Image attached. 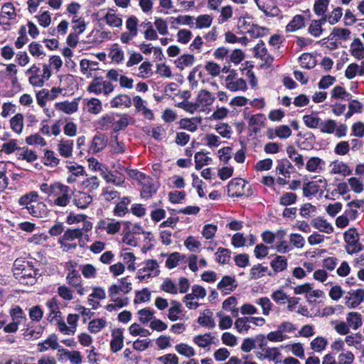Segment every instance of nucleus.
I'll return each mask as SVG.
<instances>
[{
    "label": "nucleus",
    "instance_id": "45",
    "mask_svg": "<svg viewBox=\"0 0 364 364\" xmlns=\"http://www.w3.org/2000/svg\"><path fill=\"white\" fill-rule=\"evenodd\" d=\"M38 198V194L37 192L32 191L21 197L18 200V203L27 208L30 205H33V202L37 201Z\"/></svg>",
    "mask_w": 364,
    "mask_h": 364
},
{
    "label": "nucleus",
    "instance_id": "5",
    "mask_svg": "<svg viewBox=\"0 0 364 364\" xmlns=\"http://www.w3.org/2000/svg\"><path fill=\"white\" fill-rule=\"evenodd\" d=\"M37 274L38 272L30 266L24 267L21 272L18 269L14 272V277L21 284L27 285L35 284Z\"/></svg>",
    "mask_w": 364,
    "mask_h": 364
},
{
    "label": "nucleus",
    "instance_id": "11",
    "mask_svg": "<svg viewBox=\"0 0 364 364\" xmlns=\"http://www.w3.org/2000/svg\"><path fill=\"white\" fill-rule=\"evenodd\" d=\"M237 287V284L234 277L224 276L218 283L217 287L224 294H229L232 292Z\"/></svg>",
    "mask_w": 364,
    "mask_h": 364
},
{
    "label": "nucleus",
    "instance_id": "53",
    "mask_svg": "<svg viewBox=\"0 0 364 364\" xmlns=\"http://www.w3.org/2000/svg\"><path fill=\"white\" fill-rule=\"evenodd\" d=\"M44 164L46 166H50L55 167L59 164L60 160L55 156V154L53 151L46 150L44 154Z\"/></svg>",
    "mask_w": 364,
    "mask_h": 364
},
{
    "label": "nucleus",
    "instance_id": "48",
    "mask_svg": "<svg viewBox=\"0 0 364 364\" xmlns=\"http://www.w3.org/2000/svg\"><path fill=\"white\" fill-rule=\"evenodd\" d=\"M213 18L208 14L200 15L196 19L195 27L197 28H208L211 26Z\"/></svg>",
    "mask_w": 364,
    "mask_h": 364
},
{
    "label": "nucleus",
    "instance_id": "13",
    "mask_svg": "<svg viewBox=\"0 0 364 364\" xmlns=\"http://www.w3.org/2000/svg\"><path fill=\"white\" fill-rule=\"evenodd\" d=\"M107 141L108 139L105 134H96L92 140L89 151L92 154L102 151L107 146Z\"/></svg>",
    "mask_w": 364,
    "mask_h": 364
},
{
    "label": "nucleus",
    "instance_id": "57",
    "mask_svg": "<svg viewBox=\"0 0 364 364\" xmlns=\"http://www.w3.org/2000/svg\"><path fill=\"white\" fill-rule=\"evenodd\" d=\"M327 344L328 341L325 338L318 336L311 342V348L316 352H321L326 348Z\"/></svg>",
    "mask_w": 364,
    "mask_h": 364
},
{
    "label": "nucleus",
    "instance_id": "8",
    "mask_svg": "<svg viewBox=\"0 0 364 364\" xmlns=\"http://www.w3.org/2000/svg\"><path fill=\"white\" fill-rule=\"evenodd\" d=\"M345 304L348 308L357 307L364 301V289L350 290L345 296Z\"/></svg>",
    "mask_w": 364,
    "mask_h": 364
},
{
    "label": "nucleus",
    "instance_id": "28",
    "mask_svg": "<svg viewBox=\"0 0 364 364\" xmlns=\"http://www.w3.org/2000/svg\"><path fill=\"white\" fill-rule=\"evenodd\" d=\"M112 124H114V117L111 114H105L95 122V127L96 129L106 131Z\"/></svg>",
    "mask_w": 364,
    "mask_h": 364
},
{
    "label": "nucleus",
    "instance_id": "9",
    "mask_svg": "<svg viewBox=\"0 0 364 364\" xmlns=\"http://www.w3.org/2000/svg\"><path fill=\"white\" fill-rule=\"evenodd\" d=\"M92 201V196L83 191H76L73 193V204L80 209H85Z\"/></svg>",
    "mask_w": 364,
    "mask_h": 364
},
{
    "label": "nucleus",
    "instance_id": "18",
    "mask_svg": "<svg viewBox=\"0 0 364 364\" xmlns=\"http://www.w3.org/2000/svg\"><path fill=\"white\" fill-rule=\"evenodd\" d=\"M31 215L36 218H45L48 215V208L43 202H38L36 204L30 205L26 208Z\"/></svg>",
    "mask_w": 364,
    "mask_h": 364
},
{
    "label": "nucleus",
    "instance_id": "15",
    "mask_svg": "<svg viewBox=\"0 0 364 364\" xmlns=\"http://www.w3.org/2000/svg\"><path fill=\"white\" fill-rule=\"evenodd\" d=\"M46 305L49 311L48 320L50 322H54L55 320L62 316L57 299L52 298L46 301Z\"/></svg>",
    "mask_w": 364,
    "mask_h": 364
},
{
    "label": "nucleus",
    "instance_id": "35",
    "mask_svg": "<svg viewBox=\"0 0 364 364\" xmlns=\"http://www.w3.org/2000/svg\"><path fill=\"white\" fill-rule=\"evenodd\" d=\"M82 237V230L80 228L68 229L65 231L62 237H60L61 241H73L76 239H80Z\"/></svg>",
    "mask_w": 364,
    "mask_h": 364
},
{
    "label": "nucleus",
    "instance_id": "64",
    "mask_svg": "<svg viewBox=\"0 0 364 364\" xmlns=\"http://www.w3.org/2000/svg\"><path fill=\"white\" fill-rule=\"evenodd\" d=\"M82 184L85 188H87L90 191H92L99 188L100 180L97 176H91L84 180Z\"/></svg>",
    "mask_w": 364,
    "mask_h": 364
},
{
    "label": "nucleus",
    "instance_id": "51",
    "mask_svg": "<svg viewBox=\"0 0 364 364\" xmlns=\"http://www.w3.org/2000/svg\"><path fill=\"white\" fill-rule=\"evenodd\" d=\"M255 303L259 305L264 316H269L272 309V303L268 297H261L256 300Z\"/></svg>",
    "mask_w": 364,
    "mask_h": 364
},
{
    "label": "nucleus",
    "instance_id": "30",
    "mask_svg": "<svg viewBox=\"0 0 364 364\" xmlns=\"http://www.w3.org/2000/svg\"><path fill=\"white\" fill-rule=\"evenodd\" d=\"M213 312L207 309L204 311L198 318V323L209 328H213L215 326V322L212 318Z\"/></svg>",
    "mask_w": 364,
    "mask_h": 364
},
{
    "label": "nucleus",
    "instance_id": "6",
    "mask_svg": "<svg viewBox=\"0 0 364 364\" xmlns=\"http://www.w3.org/2000/svg\"><path fill=\"white\" fill-rule=\"evenodd\" d=\"M17 14L16 9L12 3L4 4L0 12V24L4 26H10L11 21H15Z\"/></svg>",
    "mask_w": 364,
    "mask_h": 364
},
{
    "label": "nucleus",
    "instance_id": "23",
    "mask_svg": "<svg viewBox=\"0 0 364 364\" xmlns=\"http://www.w3.org/2000/svg\"><path fill=\"white\" fill-rule=\"evenodd\" d=\"M330 166L331 174H341L346 176L351 173V170L348 166L343 161H335L331 164Z\"/></svg>",
    "mask_w": 364,
    "mask_h": 364
},
{
    "label": "nucleus",
    "instance_id": "62",
    "mask_svg": "<svg viewBox=\"0 0 364 364\" xmlns=\"http://www.w3.org/2000/svg\"><path fill=\"white\" fill-rule=\"evenodd\" d=\"M176 350L181 355L187 358L192 357L195 355L194 349L186 343H180L175 346Z\"/></svg>",
    "mask_w": 364,
    "mask_h": 364
},
{
    "label": "nucleus",
    "instance_id": "24",
    "mask_svg": "<svg viewBox=\"0 0 364 364\" xmlns=\"http://www.w3.org/2000/svg\"><path fill=\"white\" fill-rule=\"evenodd\" d=\"M16 155L18 159L26 160L29 163H32L38 159V156L34 151L30 150L26 147L19 148Z\"/></svg>",
    "mask_w": 364,
    "mask_h": 364
},
{
    "label": "nucleus",
    "instance_id": "46",
    "mask_svg": "<svg viewBox=\"0 0 364 364\" xmlns=\"http://www.w3.org/2000/svg\"><path fill=\"white\" fill-rule=\"evenodd\" d=\"M87 108L89 113L97 114L102 109V102L97 98H92L87 102Z\"/></svg>",
    "mask_w": 364,
    "mask_h": 364
},
{
    "label": "nucleus",
    "instance_id": "33",
    "mask_svg": "<svg viewBox=\"0 0 364 364\" xmlns=\"http://www.w3.org/2000/svg\"><path fill=\"white\" fill-rule=\"evenodd\" d=\"M302 119L305 125L311 129L318 128L321 123V119L318 116L317 113L314 112H312L311 114L304 115Z\"/></svg>",
    "mask_w": 364,
    "mask_h": 364
},
{
    "label": "nucleus",
    "instance_id": "1",
    "mask_svg": "<svg viewBox=\"0 0 364 364\" xmlns=\"http://www.w3.org/2000/svg\"><path fill=\"white\" fill-rule=\"evenodd\" d=\"M52 191L51 196L55 198L53 201V205L65 207L69 204L71 199L69 186L59 182H55L54 188Z\"/></svg>",
    "mask_w": 364,
    "mask_h": 364
},
{
    "label": "nucleus",
    "instance_id": "14",
    "mask_svg": "<svg viewBox=\"0 0 364 364\" xmlns=\"http://www.w3.org/2000/svg\"><path fill=\"white\" fill-rule=\"evenodd\" d=\"M112 337L110 349L113 353L118 352L124 346L123 331L120 328L112 331Z\"/></svg>",
    "mask_w": 364,
    "mask_h": 364
},
{
    "label": "nucleus",
    "instance_id": "60",
    "mask_svg": "<svg viewBox=\"0 0 364 364\" xmlns=\"http://www.w3.org/2000/svg\"><path fill=\"white\" fill-rule=\"evenodd\" d=\"M321 188L317 182L311 181L305 184L303 187V191L305 196L316 195Z\"/></svg>",
    "mask_w": 364,
    "mask_h": 364
},
{
    "label": "nucleus",
    "instance_id": "55",
    "mask_svg": "<svg viewBox=\"0 0 364 364\" xmlns=\"http://www.w3.org/2000/svg\"><path fill=\"white\" fill-rule=\"evenodd\" d=\"M235 326L240 333H247L251 328L246 316L237 318L235 322Z\"/></svg>",
    "mask_w": 364,
    "mask_h": 364
},
{
    "label": "nucleus",
    "instance_id": "2",
    "mask_svg": "<svg viewBox=\"0 0 364 364\" xmlns=\"http://www.w3.org/2000/svg\"><path fill=\"white\" fill-rule=\"evenodd\" d=\"M359 239V235L355 228H350L344 233L346 250L348 254L357 253L363 250Z\"/></svg>",
    "mask_w": 364,
    "mask_h": 364
},
{
    "label": "nucleus",
    "instance_id": "38",
    "mask_svg": "<svg viewBox=\"0 0 364 364\" xmlns=\"http://www.w3.org/2000/svg\"><path fill=\"white\" fill-rule=\"evenodd\" d=\"M304 26V18L301 15H296L286 26L287 32H293Z\"/></svg>",
    "mask_w": 364,
    "mask_h": 364
},
{
    "label": "nucleus",
    "instance_id": "50",
    "mask_svg": "<svg viewBox=\"0 0 364 364\" xmlns=\"http://www.w3.org/2000/svg\"><path fill=\"white\" fill-rule=\"evenodd\" d=\"M318 128H320L322 133L331 134L336 131V123L334 120L330 119L324 121L321 119V123Z\"/></svg>",
    "mask_w": 364,
    "mask_h": 364
},
{
    "label": "nucleus",
    "instance_id": "44",
    "mask_svg": "<svg viewBox=\"0 0 364 364\" xmlns=\"http://www.w3.org/2000/svg\"><path fill=\"white\" fill-rule=\"evenodd\" d=\"M11 129L17 134L21 133L23 127V117L21 114H16L10 120Z\"/></svg>",
    "mask_w": 364,
    "mask_h": 364
},
{
    "label": "nucleus",
    "instance_id": "36",
    "mask_svg": "<svg viewBox=\"0 0 364 364\" xmlns=\"http://www.w3.org/2000/svg\"><path fill=\"white\" fill-rule=\"evenodd\" d=\"M237 299L235 296H230L226 299L222 304L224 310L230 311L235 317L238 316V309L236 307Z\"/></svg>",
    "mask_w": 364,
    "mask_h": 364
},
{
    "label": "nucleus",
    "instance_id": "58",
    "mask_svg": "<svg viewBox=\"0 0 364 364\" xmlns=\"http://www.w3.org/2000/svg\"><path fill=\"white\" fill-rule=\"evenodd\" d=\"M274 134L280 139H287L292 134V131L288 125H279L276 127V132Z\"/></svg>",
    "mask_w": 364,
    "mask_h": 364
},
{
    "label": "nucleus",
    "instance_id": "43",
    "mask_svg": "<svg viewBox=\"0 0 364 364\" xmlns=\"http://www.w3.org/2000/svg\"><path fill=\"white\" fill-rule=\"evenodd\" d=\"M7 166L6 162L0 161V191H4L9 185V178L6 176Z\"/></svg>",
    "mask_w": 364,
    "mask_h": 364
},
{
    "label": "nucleus",
    "instance_id": "4",
    "mask_svg": "<svg viewBox=\"0 0 364 364\" xmlns=\"http://www.w3.org/2000/svg\"><path fill=\"white\" fill-rule=\"evenodd\" d=\"M122 227V223L114 219H104L100 220L96 227L97 232H102L105 231L108 235H115L118 233Z\"/></svg>",
    "mask_w": 364,
    "mask_h": 364
},
{
    "label": "nucleus",
    "instance_id": "47",
    "mask_svg": "<svg viewBox=\"0 0 364 364\" xmlns=\"http://www.w3.org/2000/svg\"><path fill=\"white\" fill-rule=\"evenodd\" d=\"M72 23L73 30L78 34H81L85 31L86 23L83 18L78 15L73 16Z\"/></svg>",
    "mask_w": 364,
    "mask_h": 364
},
{
    "label": "nucleus",
    "instance_id": "31",
    "mask_svg": "<svg viewBox=\"0 0 364 364\" xmlns=\"http://www.w3.org/2000/svg\"><path fill=\"white\" fill-rule=\"evenodd\" d=\"M350 52L357 59L364 58V45L359 38H355L351 43Z\"/></svg>",
    "mask_w": 364,
    "mask_h": 364
},
{
    "label": "nucleus",
    "instance_id": "37",
    "mask_svg": "<svg viewBox=\"0 0 364 364\" xmlns=\"http://www.w3.org/2000/svg\"><path fill=\"white\" fill-rule=\"evenodd\" d=\"M142 272L150 274L151 277L158 276L160 271L157 261L154 259L146 261L145 266L142 268Z\"/></svg>",
    "mask_w": 364,
    "mask_h": 364
},
{
    "label": "nucleus",
    "instance_id": "61",
    "mask_svg": "<svg viewBox=\"0 0 364 364\" xmlns=\"http://www.w3.org/2000/svg\"><path fill=\"white\" fill-rule=\"evenodd\" d=\"M66 282L67 283L72 286H77L79 284V282H82V279L78 272L73 268L71 270H69L68 274L66 276Z\"/></svg>",
    "mask_w": 364,
    "mask_h": 364
},
{
    "label": "nucleus",
    "instance_id": "41",
    "mask_svg": "<svg viewBox=\"0 0 364 364\" xmlns=\"http://www.w3.org/2000/svg\"><path fill=\"white\" fill-rule=\"evenodd\" d=\"M44 328L40 325L36 326H28L23 333V336L28 338L37 339L41 337Z\"/></svg>",
    "mask_w": 364,
    "mask_h": 364
},
{
    "label": "nucleus",
    "instance_id": "20",
    "mask_svg": "<svg viewBox=\"0 0 364 364\" xmlns=\"http://www.w3.org/2000/svg\"><path fill=\"white\" fill-rule=\"evenodd\" d=\"M311 225L321 232L330 234L333 232V226L327 220L321 217H317L311 222Z\"/></svg>",
    "mask_w": 364,
    "mask_h": 364
},
{
    "label": "nucleus",
    "instance_id": "7",
    "mask_svg": "<svg viewBox=\"0 0 364 364\" xmlns=\"http://www.w3.org/2000/svg\"><path fill=\"white\" fill-rule=\"evenodd\" d=\"M244 118L247 121L249 127L255 134L258 133L261 130V129L264 126L266 121L265 116L260 113L256 114H245Z\"/></svg>",
    "mask_w": 364,
    "mask_h": 364
},
{
    "label": "nucleus",
    "instance_id": "21",
    "mask_svg": "<svg viewBox=\"0 0 364 364\" xmlns=\"http://www.w3.org/2000/svg\"><path fill=\"white\" fill-rule=\"evenodd\" d=\"M58 347H60V346L58 342L57 336L55 334L50 335L43 342L38 344V350L41 353L46 351L48 348L56 350Z\"/></svg>",
    "mask_w": 364,
    "mask_h": 364
},
{
    "label": "nucleus",
    "instance_id": "12",
    "mask_svg": "<svg viewBox=\"0 0 364 364\" xmlns=\"http://www.w3.org/2000/svg\"><path fill=\"white\" fill-rule=\"evenodd\" d=\"M253 53L255 57L260 58L265 64L271 65L273 62V58L268 54L267 49L262 41L255 46Z\"/></svg>",
    "mask_w": 364,
    "mask_h": 364
},
{
    "label": "nucleus",
    "instance_id": "63",
    "mask_svg": "<svg viewBox=\"0 0 364 364\" xmlns=\"http://www.w3.org/2000/svg\"><path fill=\"white\" fill-rule=\"evenodd\" d=\"M80 269L82 274L86 279H93L97 275V269L92 264H87L81 265Z\"/></svg>",
    "mask_w": 364,
    "mask_h": 364
},
{
    "label": "nucleus",
    "instance_id": "52",
    "mask_svg": "<svg viewBox=\"0 0 364 364\" xmlns=\"http://www.w3.org/2000/svg\"><path fill=\"white\" fill-rule=\"evenodd\" d=\"M107 322L103 318H97L92 320L88 325V330L92 333H97L106 326Z\"/></svg>",
    "mask_w": 364,
    "mask_h": 364
},
{
    "label": "nucleus",
    "instance_id": "17",
    "mask_svg": "<svg viewBox=\"0 0 364 364\" xmlns=\"http://www.w3.org/2000/svg\"><path fill=\"white\" fill-rule=\"evenodd\" d=\"M101 176L107 183H111L116 186H122L125 182V178L123 175L117 176L107 169H101Z\"/></svg>",
    "mask_w": 364,
    "mask_h": 364
},
{
    "label": "nucleus",
    "instance_id": "54",
    "mask_svg": "<svg viewBox=\"0 0 364 364\" xmlns=\"http://www.w3.org/2000/svg\"><path fill=\"white\" fill-rule=\"evenodd\" d=\"M111 151L114 154H122L125 151V145L118 140L117 136H112L109 143Z\"/></svg>",
    "mask_w": 364,
    "mask_h": 364
},
{
    "label": "nucleus",
    "instance_id": "25",
    "mask_svg": "<svg viewBox=\"0 0 364 364\" xmlns=\"http://www.w3.org/2000/svg\"><path fill=\"white\" fill-rule=\"evenodd\" d=\"M287 153L289 159L295 164V166L298 168H301L304 166V161L303 156L300 154L292 145L287 147Z\"/></svg>",
    "mask_w": 364,
    "mask_h": 364
},
{
    "label": "nucleus",
    "instance_id": "32",
    "mask_svg": "<svg viewBox=\"0 0 364 364\" xmlns=\"http://www.w3.org/2000/svg\"><path fill=\"white\" fill-rule=\"evenodd\" d=\"M346 322L350 328L358 329L363 323L361 314L356 311L348 313L346 316Z\"/></svg>",
    "mask_w": 364,
    "mask_h": 364
},
{
    "label": "nucleus",
    "instance_id": "49",
    "mask_svg": "<svg viewBox=\"0 0 364 364\" xmlns=\"http://www.w3.org/2000/svg\"><path fill=\"white\" fill-rule=\"evenodd\" d=\"M274 272H282L287 267V260L283 256H277L271 262Z\"/></svg>",
    "mask_w": 364,
    "mask_h": 364
},
{
    "label": "nucleus",
    "instance_id": "10",
    "mask_svg": "<svg viewBox=\"0 0 364 364\" xmlns=\"http://www.w3.org/2000/svg\"><path fill=\"white\" fill-rule=\"evenodd\" d=\"M101 21H105L109 26L117 28H121L123 23L120 15L117 14L116 11L112 9L107 11Z\"/></svg>",
    "mask_w": 364,
    "mask_h": 364
},
{
    "label": "nucleus",
    "instance_id": "42",
    "mask_svg": "<svg viewBox=\"0 0 364 364\" xmlns=\"http://www.w3.org/2000/svg\"><path fill=\"white\" fill-rule=\"evenodd\" d=\"M225 87L231 92L245 91L247 90V82L242 78L236 79L234 82L225 84Z\"/></svg>",
    "mask_w": 364,
    "mask_h": 364
},
{
    "label": "nucleus",
    "instance_id": "22",
    "mask_svg": "<svg viewBox=\"0 0 364 364\" xmlns=\"http://www.w3.org/2000/svg\"><path fill=\"white\" fill-rule=\"evenodd\" d=\"M73 141L61 139L58 144V151L60 156L69 158L73 155Z\"/></svg>",
    "mask_w": 364,
    "mask_h": 364
},
{
    "label": "nucleus",
    "instance_id": "59",
    "mask_svg": "<svg viewBox=\"0 0 364 364\" xmlns=\"http://www.w3.org/2000/svg\"><path fill=\"white\" fill-rule=\"evenodd\" d=\"M301 66L304 68L310 69L315 66L316 61L314 57L309 53H304L299 58Z\"/></svg>",
    "mask_w": 364,
    "mask_h": 364
},
{
    "label": "nucleus",
    "instance_id": "27",
    "mask_svg": "<svg viewBox=\"0 0 364 364\" xmlns=\"http://www.w3.org/2000/svg\"><path fill=\"white\" fill-rule=\"evenodd\" d=\"M215 100V96L206 90H201L197 97L198 103L203 107L211 105Z\"/></svg>",
    "mask_w": 364,
    "mask_h": 364
},
{
    "label": "nucleus",
    "instance_id": "16",
    "mask_svg": "<svg viewBox=\"0 0 364 364\" xmlns=\"http://www.w3.org/2000/svg\"><path fill=\"white\" fill-rule=\"evenodd\" d=\"M132 105V102L130 97L125 94L117 95L110 101V105L112 108H129Z\"/></svg>",
    "mask_w": 364,
    "mask_h": 364
},
{
    "label": "nucleus",
    "instance_id": "34",
    "mask_svg": "<svg viewBox=\"0 0 364 364\" xmlns=\"http://www.w3.org/2000/svg\"><path fill=\"white\" fill-rule=\"evenodd\" d=\"M55 107L66 114H70L77 111L78 104L75 101L63 102L55 104Z\"/></svg>",
    "mask_w": 364,
    "mask_h": 364
},
{
    "label": "nucleus",
    "instance_id": "3",
    "mask_svg": "<svg viewBox=\"0 0 364 364\" xmlns=\"http://www.w3.org/2000/svg\"><path fill=\"white\" fill-rule=\"evenodd\" d=\"M141 187L140 196L144 199H150L158 191L160 184L154 178L147 176L139 184Z\"/></svg>",
    "mask_w": 364,
    "mask_h": 364
},
{
    "label": "nucleus",
    "instance_id": "26",
    "mask_svg": "<svg viewBox=\"0 0 364 364\" xmlns=\"http://www.w3.org/2000/svg\"><path fill=\"white\" fill-rule=\"evenodd\" d=\"M324 161L319 157H311L306 162V169L309 172L319 173L323 171Z\"/></svg>",
    "mask_w": 364,
    "mask_h": 364
},
{
    "label": "nucleus",
    "instance_id": "40",
    "mask_svg": "<svg viewBox=\"0 0 364 364\" xmlns=\"http://www.w3.org/2000/svg\"><path fill=\"white\" fill-rule=\"evenodd\" d=\"M171 306L168 309V317L171 321H176L179 318V314H181V304L177 301H171Z\"/></svg>",
    "mask_w": 364,
    "mask_h": 364
},
{
    "label": "nucleus",
    "instance_id": "19",
    "mask_svg": "<svg viewBox=\"0 0 364 364\" xmlns=\"http://www.w3.org/2000/svg\"><path fill=\"white\" fill-rule=\"evenodd\" d=\"M263 352L264 354L257 355L259 358L272 360L276 364L282 362V353L277 348H267Z\"/></svg>",
    "mask_w": 364,
    "mask_h": 364
},
{
    "label": "nucleus",
    "instance_id": "39",
    "mask_svg": "<svg viewBox=\"0 0 364 364\" xmlns=\"http://www.w3.org/2000/svg\"><path fill=\"white\" fill-rule=\"evenodd\" d=\"M213 336L210 333L198 335L193 338V342L201 348H206L213 343Z\"/></svg>",
    "mask_w": 364,
    "mask_h": 364
},
{
    "label": "nucleus",
    "instance_id": "56",
    "mask_svg": "<svg viewBox=\"0 0 364 364\" xmlns=\"http://www.w3.org/2000/svg\"><path fill=\"white\" fill-rule=\"evenodd\" d=\"M297 196L291 192L283 193L279 198V204L283 206H288L294 204L296 201Z\"/></svg>",
    "mask_w": 364,
    "mask_h": 364
},
{
    "label": "nucleus",
    "instance_id": "29",
    "mask_svg": "<svg viewBox=\"0 0 364 364\" xmlns=\"http://www.w3.org/2000/svg\"><path fill=\"white\" fill-rule=\"evenodd\" d=\"M131 200L129 197L124 196L121 198L120 201L115 205L113 213L114 215L118 217H123L128 212V205L130 203Z\"/></svg>",
    "mask_w": 364,
    "mask_h": 364
}]
</instances>
